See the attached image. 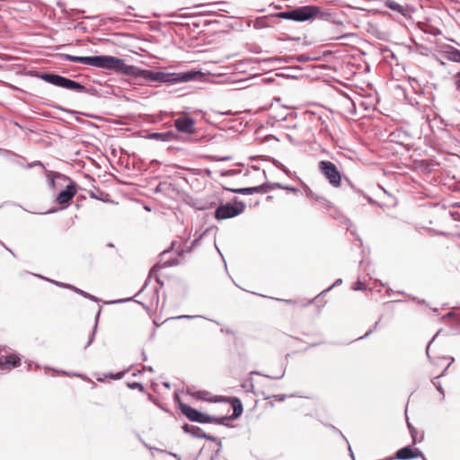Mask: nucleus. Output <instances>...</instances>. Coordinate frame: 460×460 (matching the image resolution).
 Wrapping results in <instances>:
<instances>
[{
  "label": "nucleus",
  "mask_w": 460,
  "mask_h": 460,
  "mask_svg": "<svg viewBox=\"0 0 460 460\" xmlns=\"http://www.w3.org/2000/svg\"><path fill=\"white\" fill-rule=\"evenodd\" d=\"M117 62L113 63L112 70L122 72L125 75H133L135 77H141L146 81L151 82H162V83H181L189 82L196 79L200 73L199 72H187V73H164V72H155L152 70L140 69L135 66H129L125 62L115 57Z\"/></svg>",
  "instance_id": "nucleus-1"
},
{
  "label": "nucleus",
  "mask_w": 460,
  "mask_h": 460,
  "mask_svg": "<svg viewBox=\"0 0 460 460\" xmlns=\"http://www.w3.org/2000/svg\"><path fill=\"white\" fill-rule=\"evenodd\" d=\"M63 57L65 59L72 62L82 63L84 65L106 69H112L113 63L117 62L115 60V57L111 56L77 57L66 54Z\"/></svg>",
  "instance_id": "nucleus-2"
},
{
  "label": "nucleus",
  "mask_w": 460,
  "mask_h": 460,
  "mask_svg": "<svg viewBox=\"0 0 460 460\" xmlns=\"http://www.w3.org/2000/svg\"><path fill=\"white\" fill-rule=\"evenodd\" d=\"M244 209V203L235 200L233 203L220 205L215 211V217L217 220L232 218L242 214Z\"/></svg>",
  "instance_id": "nucleus-3"
},
{
  "label": "nucleus",
  "mask_w": 460,
  "mask_h": 460,
  "mask_svg": "<svg viewBox=\"0 0 460 460\" xmlns=\"http://www.w3.org/2000/svg\"><path fill=\"white\" fill-rule=\"evenodd\" d=\"M180 410L190 420L200 423H223L224 419H217L210 415L202 413L190 405L180 402Z\"/></svg>",
  "instance_id": "nucleus-4"
},
{
  "label": "nucleus",
  "mask_w": 460,
  "mask_h": 460,
  "mask_svg": "<svg viewBox=\"0 0 460 460\" xmlns=\"http://www.w3.org/2000/svg\"><path fill=\"white\" fill-rule=\"evenodd\" d=\"M41 78L51 84L71 91L81 92L84 89V86L79 83L58 75L44 74Z\"/></svg>",
  "instance_id": "nucleus-5"
},
{
  "label": "nucleus",
  "mask_w": 460,
  "mask_h": 460,
  "mask_svg": "<svg viewBox=\"0 0 460 460\" xmlns=\"http://www.w3.org/2000/svg\"><path fill=\"white\" fill-rule=\"evenodd\" d=\"M319 169L322 173L329 181L330 184L335 188L341 185V176L337 166L330 161H321L319 163Z\"/></svg>",
  "instance_id": "nucleus-6"
},
{
  "label": "nucleus",
  "mask_w": 460,
  "mask_h": 460,
  "mask_svg": "<svg viewBox=\"0 0 460 460\" xmlns=\"http://www.w3.org/2000/svg\"><path fill=\"white\" fill-rule=\"evenodd\" d=\"M321 13L318 6L306 5L298 7L292 11V20L296 22H305L310 20Z\"/></svg>",
  "instance_id": "nucleus-7"
},
{
  "label": "nucleus",
  "mask_w": 460,
  "mask_h": 460,
  "mask_svg": "<svg viewBox=\"0 0 460 460\" xmlns=\"http://www.w3.org/2000/svg\"><path fill=\"white\" fill-rule=\"evenodd\" d=\"M174 127L179 132L193 134L195 132V120L188 116H182L174 120Z\"/></svg>",
  "instance_id": "nucleus-8"
},
{
  "label": "nucleus",
  "mask_w": 460,
  "mask_h": 460,
  "mask_svg": "<svg viewBox=\"0 0 460 460\" xmlns=\"http://www.w3.org/2000/svg\"><path fill=\"white\" fill-rule=\"evenodd\" d=\"M77 193V185L74 181L66 187L57 197L56 201L59 205H66Z\"/></svg>",
  "instance_id": "nucleus-9"
},
{
  "label": "nucleus",
  "mask_w": 460,
  "mask_h": 460,
  "mask_svg": "<svg viewBox=\"0 0 460 460\" xmlns=\"http://www.w3.org/2000/svg\"><path fill=\"white\" fill-rule=\"evenodd\" d=\"M395 456L400 460H410L418 457H421L423 460H426L423 454L416 447H405L399 449Z\"/></svg>",
  "instance_id": "nucleus-10"
},
{
  "label": "nucleus",
  "mask_w": 460,
  "mask_h": 460,
  "mask_svg": "<svg viewBox=\"0 0 460 460\" xmlns=\"http://www.w3.org/2000/svg\"><path fill=\"white\" fill-rule=\"evenodd\" d=\"M21 365V358L15 354L0 357V367L4 370H10Z\"/></svg>",
  "instance_id": "nucleus-11"
},
{
  "label": "nucleus",
  "mask_w": 460,
  "mask_h": 460,
  "mask_svg": "<svg viewBox=\"0 0 460 460\" xmlns=\"http://www.w3.org/2000/svg\"><path fill=\"white\" fill-rule=\"evenodd\" d=\"M152 138L162 140V141H173L178 138L177 134L173 131H167L164 133H155L152 135Z\"/></svg>",
  "instance_id": "nucleus-12"
},
{
  "label": "nucleus",
  "mask_w": 460,
  "mask_h": 460,
  "mask_svg": "<svg viewBox=\"0 0 460 460\" xmlns=\"http://www.w3.org/2000/svg\"><path fill=\"white\" fill-rule=\"evenodd\" d=\"M267 187L265 185H260L256 187H251V188H243V189H238L234 191L241 194H253V193H264L267 191Z\"/></svg>",
  "instance_id": "nucleus-13"
},
{
  "label": "nucleus",
  "mask_w": 460,
  "mask_h": 460,
  "mask_svg": "<svg viewBox=\"0 0 460 460\" xmlns=\"http://www.w3.org/2000/svg\"><path fill=\"white\" fill-rule=\"evenodd\" d=\"M228 402L232 404L234 410L233 417H239L243 412V405L241 401L238 398L232 397L228 399Z\"/></svg>",
  "instance_id": "nucleus-14"
},
{
  "label": "nucleus",
  "mask_w": 460,
  "mask_h": 460,
  "mask_svg": "<svg viewBox=\"0 0 460 460\" xmlns=\"http://www.w3.org/2000/svg\"><path fill=\"white\" fill-rule=\"evenodd\" d=\"M445 58L453 62H460V50L450 47L445 51Z\"/></svg>",
  "instance_id": "nucleus-15"
},
{
  "label": "nucleus",
  "mask_w": 460,
  "mask_h": 460,
  "mask_svg": "<svg viewBox=\"0 0 460 460\" xmlns=\"http://www.w3.org/2000/svg\"><path fill=\"white\" fill-rule=\"evenodd\" d=\"M184 429L186 431H190V432H192L193 434H196L198 435L199 437L200 438H204L208 440H211V441H215L216 438L210 435H207V434H204V433H199L201 431V429L199 428V427H195V426H191V427H189V425H185L184 426Z\"/></svg>",
  "instance_id": "nucleus-16"
},
{
  "label": "nucleus",
  "mask_w": 460,
  "mask_h": 460,
  "mask_svg": "<svg viewBox=\"0 0 460 460\" xmlns=\"http://www.w3.org/2000/svg\"><path fill=\"white\" fill-rule=\"evenodd\" d=\"M385 5L390 8L391 10L400 13L402 14L405 13V8L394 0H385Z\"/></svg>",
  "instance_id": "nucleus-17"
},
{
  "label": "nucleus",
  "mask_w": 460,
  "mask_h": 460,
  "mask_svg": "<svg viewBox=\"0 0 460 460\" xmlns=\"http://www.w3.org/2000/svg\"><path fill=\"white\" fill-rule=\"evenodd\" d=\"M262 395H263V398L264 400H267L269 401L268 403L273 407L274 406V402H273V399L274 400H277L279 402H284L287 398V395L285 394H278V395H266L264 393H262Z\"/></svg>",
  "instance_id": "nucleus-18"
},
{
  "label": "nucleus",
  "mask_w": 460,
  "mask_h": 460,
  "mask_svg": "<svg viewBox=\"0 0 460 460\" xmlns=\"http://www.w3.org/2000/svg\"><path fill=\"white\" fill-rule=\"evenodd\" d=\"M407 426L412 438L413 444H415L418 440H422L423 436H421L420 438H418V430L416 429V428L412 426V424L409 420H407Z\"/></svg>",
  "instance_id": "nucleus-19"
},
{
  "label": "nucleus",
  "mask_w": 460,
  "mask_h": 460,
  "mask_svg": "<svg viewBox=\"0 0 460 460\" xmlns=\"http://www.w3.org/2000/svg\"><path fill=\"white\" fill-rule=\"evenodd\" d=\"M56 283H57V285H58V286H59V287L66 288L72 289L73 291H75V292H76V293H78V294H81V295H83V296H87V295H86L84 291H82L81 289H79V288H75V287H74V286H72V285H69V284H64V283H58V282H56Z\"/></svg>",
  "instance_id": "nucleus-20"
},
{
  "label": "nucleus",
  "mask_w": 460,
  "mask_h": 460,
  "mask_svg": "<svg viewBox=\"0 0 460 460\" xmlns=\"http://www.w3.org/2000/svg\"><path fill=\"white\" fill-rule=\"evenodd\" d=\"M277 17L281 19L292 20V11L289 12H282L276 14Z\"/></svg>",
  "instance_id": "nucleus-21"
},
{
  "label": "nucleus",
  "mask_w": 460,
  "mask_h": 460,
  "mask_svg": "<svg viewBox=\"0 0 460 460\" xmlns=\"http://www.w3.org/2000/svg\"><path fill=\"white\" fill-rule=\"evenodd\" d=\"M364 287H363V284L361 282H357L356 283V287H355V289H363Z\"/></svg>",
  "instance_id": "nucleus-22"
},
{
  "label": "nucleus",
  "mask_w": 460,
  "mask_h": 460,
  "mask_svg": "<svg viewBox=\"0 0 460 460\" xmlns=\"http://www.w3.org/2000/svg\"><path fill=\"white\" fill-rule=\"evenodd\" d=\"M456 86L457 90H460V78L456 82Z\"/></svg>",
  "instance_id": "nucleus-23"
},
{
  "label": "nucleus",
  "mask_w": 460,
  "mask_h": 460,
  "mask_svg": "<svg viewBox=\"0 0 460 460\" xmlns=\"http://www.w3.org/2000/svg\"><path fill=\"white\" fill-rule=\"evenodd\" d=\"M122 376H123V374H122V373H119V374L118 375V376H117V377H118V378H121V377H122Z\"/></svg>",
  "instance_id": "nucleus-24"
},
{
  "label": "nucleus",
  "mask_w": 460,
  "mask_h": 460,
  "mask_svg": "<svg viewBox=\"0 0 460 460\" xmlns=\"http://www.w3.org/2000/svg\"><path fill=\"white\" fill-rule=\"evenodd\" d=\"M133 386H134V387H137V386H140V385H138V384H135Z\"/></svg>",
  "instance_id": "nucleus-25"
},
{
  "label": "nucleus",
  "mask_w": 460,
  "mask_h": 460,
  "mask_svg": "<svg viewBox=\"0 0 460 460\" xmlns=\"http://www.w3.org/2000/svg\"><path fill=\"white\" fill-rule=\"evenodd\" d=\"M156 268H160V266H158V265L154 266V270H155Z\"/></svg>",
  "instance_id": "nucleus-26"
}]
</instances>
